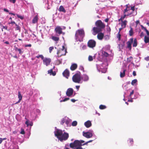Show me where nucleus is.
<instances>
[{
  "label": "nucleus",
  "instance_id": "obj_1",
  "mask_svg": "<svg viewBox=\"0 0 149 149\" xmlns=\"http://www.w3.org/2000/svg\"><path fill=\"white\" fill-rule=\"evenodd\" d=\"M96 27H94L93 29V34L95 35L97 33L102 31V29L105 27V24L100 20H97L95 23Z\"/></svg>",
  "mask_w": 149,
  "mask_h": 149
},
{
  "label": "nucleus",
  "instance_id": "obj_2",
  "mask_svg": "<svg viewBox=\"0 0 149 149\" xmlns=\"http://www.w3.org/2000/svg\"><path fill=\"white\" fill-rule=\"evenodd\" d=\"M126 8L124 10V14L127 13V16H129L132 15V16H134L137 14V11L135 10V6H131L129 4L125 6Z\"/></svg>",
  "mask_w": 149,
  "mask_h": 149
},
{
  "label": "nucleus",
  "instance_id": "obj_3",
  "mask_svg": "<svg viewBox=\"0 0 149 149\" xmlns=\"http://www.w3.org/2000/svg\"><path fill=\"white\" fill-rule=\"evenodd\" d=\"M84 36V31L83 29H78L76 31L75 37L77 40L80 41V40H82Z\"/></svg>",
  "mask_w": 149,
  "mask_h": 149
},
{
  "label": "nucleus",
  "instance_id": "obj_4",
  "mask_svg": "<svg viewBox=\"0 0 149 149\" xmlns=\"http://www.w3.org/2000/svg\"><path fill=\"white\" fill-rule=\"evenodd\" d=\"M84 142V141L83 140H75L73 142L70 144V146L71 148L75 149L78 146H81L83 145L82 143Z\"/></svg>",
  "mask_w": 149,
  "mask_h": 149
},
{
  "label": "nucleus",
  "instance_id": "obj_5",
  "mask_svg": "<svg viewBox=\"0 0 149 149\" xmlns=\"http://www.w3.org/2000/svg\"><path fill=\"white\" fill-rule=\"evenodd\" d=\"M72 79L74 82L79 83L81 80V73L79 72L75 74L72 77Z\"/></svg>",
  "mask_w": 149,
  "mask_h": 149
},
{
  "label": "nucleus",
  "instance_id": "obj_6",
  "mask_svg": "<svg viewBox=\"0 0 149 149\" xmlns=\"http://www.w3.org/2000/svg\"><path fill=\"white\" fill-rule=\"evenodd\" d=\"M62 49H59L57 52V54L58 57L65 55L67 53V49L64 45L62 46Z\"/></svg>",
  "mask_w": 149,
  "mask_h": 149
},
{
  "label": "nucleus",
  "instance_id": "obj_7",
  "mask_svg": "<svg viewBox=\"0 0 149 149\" xmlns=\"http://www.w3.org/2000/svg\"><path fill=\"white\" fill-rule=\"evenodd\" d=\"M96 42L93 40H90L88 42L87 45L88 47L91 48H93L96 45Z\"/></svg>",
  "mask_w": 149,
  "mask_h": 149
},
{
  "label": "nucleus",
  "instance_id": "obj_8",
  "mask_svg": "<svg viewBox=\"0 0 149 149\" xmlns=\"http://www.w3.org/2000/svg\"><path fill=\"white\" fill-rule=\"evenodd\" d=\"M69 137V134L68 133L64 132L63 133L61 136L59 138V140L61 141H62L63 140H67Z\"/></svg>",
  "mask_w": 149,
  "mask_h": 149
},
{
  "label": "nucleus",
  "instance_id": "obj_9",
  "mask_svg": "<svg viewBox=\"0 0 149 149\" xmlns=\"http://www.w3.org/2000/svg\"><path fill=\"white\" fill-rule=\"evenodd\" d=\"M83 136L87 138H89L93 136V130H90V132H83Z\"/></svg>",
  "mask_w": 149,
  "mask_h": 149
},
{
  "label": "nucleus",
  "instance_id": "obj_10",
  "mask_svg": "<svg viewBox=\"0 0 149 149\" xmlns=\"http://www.w3.org/2000/svg\"><path fill=\"white\" fill-rule=\"evenodd\" d=\"M55 136L59 139V138L63 134V131L61 130L57 129L54 132Z\"/></svg>",
  "mask_w": 149,
  "mask_h": 149
},
{
  "label": "nucleus",
  "instance_id": "obj_11",
  "mask_svg": "<svg viewBox=\"0 0 149 149\" xmlns=\"http://www.w3.org/2000/svg\"><path fill=\"white\" fill-rule=\"evenodd\" d=\"M55 31L56 33L58 34L59 35L61 34L64 33H63L62 31V28L60 26H57L55 29Z\"/></svg>",
  "mask_w": 149,
  "mask_h": 149
},
{
  "label": "nucleus",
  "instance_id": "obj_12",
  "mask_svg": "<svg viewBox=\"0 0 149 149\" xmlns=\"http://www.w3.org/2000/svg\"><path fill=\"white\" fill-rule=\"evenodd\" d=\"M73 93V90L72 88H68L66 92V95L68 97H70L71 96Z\"/></svg>",
  "mask_w": 149,
  "mask_h": 149
},
{
  "label": "nucleus",
  "instance_id": "obj_13",
  "mask_svg": "<svg viewBox=\"0 0 149 149\" xmlns=\"http://www.w3.org/2000/svg\"><path fill=\"white\" fill-rule=\"evenodd\" d=\"M43 63L47 66L50 64L51 59L50 58H45L43 59Z\"/></svg>",
  "mask_w": 149,
  "mask_h": 149
},
{
  "label": "nucleus",
  "instance_id": "obj_14",
  "mask_svg": "<svg viewBox=\"0 0 149 149\" xmlns=\"http://www.w3.org/2000/svg\"><path fill=\"white\" fill-rule=\"evenodd\" d=\"M130 40L128 41L127 42V47L130 50H131L132 48L131 44L133 42V38H131Z\"/></svg>",
  "mask_w": 149,
  "mask_h": 149
},
{
  "label": "nucleus",
  "instance_id": "obj_15",
  "mask_svg": "<svg viewBox=\"0 0 149 149\" xmlns=\"http://www.w3.org/2000/svg\"><path fill=\"white\" fill-rule=\"evenodd\" d=\"M63 74L64 76L67 78H68L69 76L70 72L67 69L65 70L63 73Z\"/></svg>",
  "mask_w": 149,
  "mask_h": 149
},
{
  "label": "nucleus",
  "instance_id": "obj_16",
  "mask_svg": "<svg viewBox=\"0 0 149 149\" xmlns=\"http://www.w3.org/2000/svg\"><path fill=\"white\" fill-rule=\"evenodd\" d=\"M97 35V38L100 40H102L104 36V34L102 33L99 32L98 33Z\"/></svg>",
  "mask_w": 149,
  "mask_h": 149
},
{
  "label": "nucleus",
  "instance_id": "obj_17",
  "mask_svg": "<svg viewBox=\"0 0 149 149\" xmlns=\"http://www.w3.org/2000/svg\"><path fill=\"white\" fill-rule=\"evenodd\" d=\"M84 124L85 126L87 128L90 127L92 125L91 122L89 120H88L85 122Z\"/></svg>",
  "mask_w": 149,
  "mask_h": 149
},
{
  "label": "nucleus",
  "instance_id": "obj_18",
  "mask_svg": "<svg viewBox=\"0 0 149 149\" xmlns=\"http://www.w3.org/2000/svg\"><path fill=\"white\" fill-rule=\"evenodd\" d=\"M18 97L19 99V100L17 102L15 103L16 104L20 102L22 99V97L20 91L18 92Z\"/></svg>",
  "mask_w": 149,
  "mask_h": 149
},
{
  "label": "nucleus",
  "instance_id": "obj_19",
  "mask_svg": "<svg viewBox=\"0 0 149 149\" xmlns=\"http://www.w3.org/2000/svg\"><path fill=\"white\" fill-rule=\"evenodd\" d=\"M77 65L76 63H74L71 65L70 69L71 70L73 71L75 70L77 68Z\"/></svg>",
  "mask_w": 149,
  "mask_h": 149
},
{
  "label": "nucleus",
  "instance_id": "obj_20",
  "mask_svg": "<svg viewBox=\"0 0 149 149\" xmlns=\"http://www.w3.org/2000/svg\"><path fill=\"white\" fill-rule=\"evenodd\" d=\"M15 51H18L19 52V54H22L23 52V51H22V49H19L17 47H15Z\"/></svg>",
  "mask_w": 149,
  "mask_h": 149
},
{
  "label": "nucleus",
  "instance_id": "obj_21",
  "mask_svg": "<svg viewBox=\"0 0 149 149\" xmlns=\"http://www.w3.org/2000/svg\"><path fill=\"white\" fill-rule=\"evenodd\" d=\"M83 80L84 81H86L89 80V77L86 74H84L82 78Z\"/></svg>",
  "mask_w": 149,
  "mask_h": 149
},
{
  "label": "nucleus",
  "instance_id": "obj_22",
  "mask_svg": "<svg viewBox=\"0 0 149 149\" xmlns=\"http://www.w3.org/2000/svg\"><path fill=\"white\" fill-rule=\"evenodd\" d=\"M58 10L60 12H62L64 13H65L66 12L65 10L62 6H61L59 7Z\"/></svg>",
  "mask_w": 149,
  "mask_h": 149
},
{
  "label": "nucleus",
  "instance_id": "obj_23",
  "mask_svg": "<svg viewBox=\"0 0 149 149\" xmlns=\"http://www.w3.org/2000/svg\"><path fill=\"white\" fill-rule=\"evenodd\" d=\"M127 21L126 20L122 21L121 23V27L124 28H125L127 25Z\"/></svg>",
  "mask_w": 149,
  "mask_h": 149
},
{
  "label": "nucleus",
  "instance_id": "obj_24",
  "mask_svg": "<svg viewBox=\"0 0 149 149\" xmlns=\"http://www.w3.org/2000/svg\"><path fill=\"white\" fill-rule=\"evenodd\" d=\"M38 18L37 16H35L32 20V22L33 23L35 24L37 23L38 21Z\"/></svg>",
  "mask_w": 149,
  "mask_h": 149
},
{
  "label": "nucleus",
  "instance_id": "obj_25",
  "mask_svg": "<svg viewBox=\"0 0 149 149\" xmlns=\"http://www.w3.org/2000/svg\"><path fill=\"white\" fill-rule=\"evenodd\" d=\"M48 74H50V75H52L53 76H55L56 74V72H53L52 69L48 70Z\"/></svg>",
  "mask_w": 149,
  "mask_h": 149
},
{
  "label": "nucleus",
  "instance_id": "obj_26",
  "mask_svg": "<svg viewBox=\"0 0 149 149\" xmlns=\"http://www.w3.org/2000/svg\"><path fill=\"white\" fill-rule=\"evenodd\" d=\"M52 39L54 41L57 42L59 40V38L58 37H57L54 36H52Z\"/></svg>",
  "mask_w": 149,
  "mask_h": 149
},
{
  "label": "nucleus",
  "instance_id": "obj_27",
  "mask_svg": "<svg viewBox=\"0 0 149 149\" xmlns=\"http://www.w3.org/2000/svg\"><path fill=\"white\" fill-rule=\"evenodd\" d=\"M125 71L126 70L125 69H124L123 72H120V76L121 77H123L125 76Z\"/></svg>",
  "mask_w": 149,
  "mask_h": 149
},
{
  "label": "nucleus",
  "instance_id": "obj_28",
  "mask_svg": "<svg viewBox=\"0 0 149 149\" xmlns=\"http://www.w3.org/2000/svg\"><path fill=\"white\" fill-rule=\"evenodd\" d=\"M137 45V40L136 39H135L134 40L133 44V47H135Z\"/></svg>",
  "mask_w": 149,
  "mask_h": 149
},
{
  "label": "nucleus",
  "instance_id": "obj_29",
  "mask_svg": "<svg viewBox=\"0 0 149 149\" xmlns=\"http://www.w3.org/2000/svg\"><path fill=\"white\" fill-rule=\"evenodd\" d=\"M144 42L145 43H147L149 42V38L145 36L144 37Z\"/></svg>",
  "mask_w": 149,
  "mask_h": 149
},
{
  "label": "nucleus",
  "instance_id": "obj_30",
  "mask_svg": "<svg viewBox=\"0 0 149 149\" xmlns=\"http://www.w3.org/2000/svg\"><path fill=\"white\" fill-rule=\"evenodd\" d=\"M133 60V57L132 56H130L127 58V63H130Z\"/></svg>",
  "mask_w": 149,
  "mask_h": 149
},
{
  "label": "nucleus",
  "instance_id": "obj_31",
  "mask_svg": "<svg viewBox=\"0 0 149 149\" xmlns=\"http://www.w3.org/2000/svg\"><path fill=\"white\" fill-rule=\"evenodd\" d=\"M129 35L130 36H132L133 34V31L132 28H131L130 29L129 31Z\"/></svg>",
  "mask_w": 149,
  "mask_h": 149
},
{
  "label": "nucleus",
  "instance_id": "obj_32",
  "mask_svg": "<svg viewBox=\"0 0 149 149\" xmlns=\"http://www.w3.org/2000/svg\"><path fill=\"white\" fill-rule=\"evenodd\" d=\"M106 108V107L105 105H100L99 106V108L101 109H104Z\"/></svg>",
  "mask_w": 149,
  "mask_h": 149
},
{
  "label": "nucleus",
  "instance_id": "obj_33",
  "mask_svg": "<svg viewBox=\"0 0 149 149\" xmlns=\"http://www.w3.org/2000/svg\"><path fill=\"white\" fill-rule=\"evenodd\" d=\"M121 37V35H120L119 32H118L117 36V38H118V40L119 41H120V40Z\"/></svg>",
  "mask_w": 149,
  "mask_h": 149
},
{
  "label": "nucleus",
  "instance_id": "obj_34",
  "mask_svg": "<svg viewBox=\"0 0 149 149\" xmlns=\"http://www.w3.org/2000/svg\"><path fill=\"white\" fill-rule=\"evenodd\" d=\"M102 54L103 56L106 57H107L109 56V54L106 52H102Z\"/></svg>",
  "mask_w": 149,
  "mask_h": 149
},
{
  "label": "nucleus",
  "instance_id": "obj_35",
  "mask_svg": "<svg viewBox=\"0 0 149 149\" xmlns=\"http://www.w3.org/2000/svg\"><path fill=\"white\" fill-rule=\"evenodd\" d=\"M137 80L136 79H134L131 82V84L132 85H134L135 84H136L137 82Z\"/></svg>",
  "mask_w": 149,
  "mask_h": 149
},
{
  "label": "nucleus",
  "instance_id": "obj_36",
  "mask_svg": "<svg viewBox=\"0 0 149 149\" xmlns=\"http://www.w3.org/2000/svg\"><path fill=\"white\" fill-rule=\"evenodd\" d=\"M36 57L37 58H40L42 60H43L44 58V57L42 55H39L38 56H36Z\"/></svg>",
  "mask_w": 149,
  "mask_h": 149
},
{
  "label": "nucleus",
  "instance_id": "obj_37",
  "mask_svg": "<svg viewBox=\"0 0 149 149\" xmlns=\"http://www.w3.org/2000/svg\"><path fill=\"white\" fill-rule=\"evenodd\" d=\"M77 124V122L76 121H74L72 122V125L73 126H76Z\"/></svg>",
  "mask_w": 149,
  "mask_h": 149
},
{
  "label": "nucleus",
  "instance_id": "obj_38",
  "mask_svg": "<svg viewBox=\"0 0 149 149\" xmlns=\"http://www.w3.org/2000/svg\"><path fill=\"white\" fill-rule=\"evenodd\" d=\"M15 25L17 26L16 29V30H19V31H20V27L18 25L16 24Z\"/></svg>",
  "mask_w": 149,
  "mask_h": 149
},
{
  "label": "nucleus",
  "instance_id": "obj_39",
  "mask_svg": "<svg viewBox=\"0 0 149 149\" xmlns=\"http://www.w3.org/2000/svg\"><path fill=\"white\" fill-rule=\"evenodd\" d=\"M88 60L89 61H92L93 60V57L91 56H89L88 57Z\"/></svg>",
  "mask_w": 149,
  "mask_h": 149
},
{
  "label": "nucleus",
  "instance_id": "obj_40",
  "mask_svg": "<svg viewBox=\"0 0 149 149\" xmlns=\"http://www.w3.org/2000/svg\"><path fill=\"white\" fill-rule=\"evenodd\" d=\"M21 131L20 132V133L21 134H24L25 133V132L24 130L22 128L21 129Z\"/></svg>",
  "mask_w": 149,
  "mask_h": 149
},
{
  "label": "nucleus",
  "instance_id": "obj_41",
  "mask_svg": "<svg viewBox=\"0 0 149 149\" xmlns=\"http://www.w3.org/2000/svg\"><path fill=\"white\" fill-rule=\"evenodd\" d=\"M54 47H49V52L50 53H51L52 52V50L54 49Z\"/></svg>",
  "mask_w": 149,
  "mask_h": 149
},
{
  "label": "nucleus",
  "instance_id": "obj_42",
  "mask_svg": "<svg viewBox=\"0 0 149 149\" xmlns=\"http://www.w3.org/2000/svg\"><path fill=\"white\" fill-rule=\"evenodd\" d=\"M8 24H11L12 25H13V24H15L16 25V24L15 22L13 21H11L10 22H8Z\"/></svg>",
  "mask_w": 149,
  "mask_h": 149
},
{
  "label": "nucleus",
  "instance_id": "obj_43",
  "mask_svg": "<svg viewBox=\"0 0 149 149\" xmlns=\"http://www.w3.org/2000/svg\"><path fill=\"white\" fill-rule=\"evenodd\" d=\"M17 17L21 19H24V17L22 16L19 15L17 14Z\"/></svg>",
  "mask_w": 149,
  "mask_h": 149
},
{
  "label": "nucleus",
  "instance_id": "obj_44",
  "mask_svg": "<svg viewBox=\"0 0 149 149\" xmlns=\"http://www.w3.org/2000/svg\"><path fill=\"white\" fill-rule=\"evenodd\" d=\"M79 69L81 70H82L83 72L84 71V69L83 66H80L79 67Z\"/></svg>",
  "mask_w": 149,
  "mask_h": 149
},
{
  "label": "nucleus",
  "instance_id": "obj_45",
  "mask_svg": "<svg viewBox=\"0 0 149 149\" xmlns=\"http://www.w3.org/2000/svg\"><path fill=\"white\" fill-rule=\"evenodd\" d=\"M126 16H127V15L125 14V13L124 14V15L121 16V18L123 20Z\"/></svg>",
  "mask_w": 149,
  "mask_h": 149
},
{
  "label": "nucleus",
  "instance_id": "obj_46",
  "mask_svg": "<svg viewBox=\"0 0 149 149\" xmlns=\"http://www.w3.org/2000/svg\"><path fill=\"white\" fill-rule=\"evenodd\" d=\"M129 141L130 143H131V144H132L133 142V140L132 139H129Z\"/></svg>",
  "mask_w": 149,
  "mask_h": 149
},
{
  "label": "nucleus",
  "instance_id": "obj_47",
  "mask_svg": "<svg viewBox=\"0 0 149 149\" xmlns=\"http://www.w3.org/2000/svg\"><path fill=\"white\" fill-rule=\"evenodd\" d=\"M70 99V98L68 97H66V98H65L63 100V102H65L66 101H67L68 100H69Z\"/></svg>",
  "mask_w": 149,
  "mask_h": 149
},
{
  "label": "nucleus",
  "instance_id": "obj_48",
  "mask_svg": "<svg viewBox=\"0 0 149 149\" xmlns=\"http://www.w3.org/2000/svg\"><path fill=\"white\" fill-rule=\"evenodd\" d=\"M92 141V140H90V141H89L87 142H86L85 143H84V144H83V145H86L88 143H90V142H91Z\"/></svg>",
  "mask_w": 149,
  "mask_h": 149
},
{
  "label": "nucleus",
  "instance_id": "obj_49",
  "mask_svg": "<svg viewBox=\"0 0 149 149\" xmlns=\"http://www.w3.org/2000/svg\"><path fill=\"white\" fill-rule=\"evenodd\" d=\"M65 122V120L63 119L61 121V124L62 125H63Z\"/></svg>",
  "mask_w": 149,
  "mask_h": 149
},
{
  "label": "nucleus",
  "instance_id": "obj_50",
  "mask_svg": "<svg viewBox=\"0 0 149 149\" xmlns=\"http://www.w3.org/2000/svg\"><path fill=\"white\" fill-rule=\"evenodd\" d=\"M107 31H108L109 32H110V31H111V29L109 27L108 28H107Z\"/></svg>",
  "mask_w": 149,
  "mask_h": 149
},
{
  "label": "nucleus",
  "instance_id": "obj_51",
  "mask_svg": "<svg viewBox=\"0 0 149 149\" xmlns=\"http://www.w3.org/2000/svg\"><path fill=\"white\" fill-rule=\"evenodd\" d=\"M10 2L15 3L16 2V0H9Z\"/></svg>",
  "mask_w": 149,
  "mask_h": 149
},
{
  "label": "nucleus",
  "instance_id": "obj_52",
  "mask_svg": "<svg viewBox=\"0 0 149 149\" xmlns=\"http://www.w3.org/2000/svg\"><path fill=\"white\" fill-rule=\"evenodd\" d=\"M134 93V90H133L130 93V97L131 96L133 95Z\"/></svg>",
  "mask_w": 149,
  "mask_h": 149
},
{
  "label": "nucleus",
  "instance_id": "obj_53",
  "mask_svg": "<svg viewBox=\"0 0 149 149\" xmlns=\"http://www.w3.org/2000/svg\"><path fill=\"white\" fill-rule=\"evenodd\" d=\"M144 33L143 32H141V34L140 35V36L141 37H142L144 36Z\"/></svg>",
  "mask_w": 149,
  "mask_h": 149
},
{
  "label": "nucleus",
  "instance_id": "obj_54",
  "mask_svg": "<svg viewBox=\"0 0 149 149\" xmlns=\"http://www.w3.org/2000/svg\"><path fill=\"white\" fill-rule=\"evenodd\" d=\"M25 47H31V44H29L28 45H25Z\"/></svg>",
  "mask_w": 149,
  "mask_h": 149
},
{
  "label": "nucleus",
  "instance_id": "obj_55",
  "mask_svg": "<svg viewBox=\"0 0 149 149\" xmlns=\"http://www.w3.org/2000/svg\"><path fill=\"white\" fill-rule=\"evenodd\" d=\"M145 59L147 61L149 60V56L145 57Z\"/></svg>",
  "mask_w": 149,
  "mask_h": 149
},
{
  "label": "nucleus",
  "instance_id": "obj_56",
  "mask_svg": "<svg viewBox=\"0 0 149 149\" xmlns=\"http://www.w3.org/2000/svg\"><path fill=\"white\" fill-rule=\"evenodd\" d=\"M25 124L26 125H27V126H28L29 125V122H28V120H27L26 122H25Z\"/></svg>",
  "mask_w": 149,
  "mask_h": 149
},
{
  "label": "nucleus",
  "instance_id": "obj_57",
  "mask_svg": "<svg viewBox=\"0 0 149 149\" xmlns=\"http://www.w3.org/2000/svg\"><path fill=\"white\" fill-rule=\"evenodd\" d=\"M133 75L134 76H135L136 75V72L135 71H134L132 73Z\"/></svg>",
  "mask_w": 149,
  "mask_h": 149
},
{
  "label": "nucleus",
  "instance_id": "obj_58",
  "mask_svg": "<svg viewBox=\"0 0 149 149\" xmlns=\"http://www.w3.org/2000/svg\"><path fill=\"white\" fill-rule=\"evenodd\" d=\"M77 149H83L81 147V146H78V147L76 148Z\"/></svg>",
  "mask_w": 149,
  "mask_h": 149
},
{
  "label": "nucleus",
  "instance_id": "obj_59",
  "mask_svg": "<svg viewBox=\"0 0 149 149\" xmlns=\"http://www.w3.org/2000/svg\"><path fill=\"white\" fill-rule=\"evenodd\" d=\"M146 31V33L147 35L148 36H149V31H148V30H147Z\"/></svg>",
  "mask_w": 149,
  "mask_h": 149
},
{
  "label": "nucleus",
  "instance_id": "obj_60",
  "mask_svg": "<svg viewBox=\"0 0 149 149\" xmlns=\"http://www.w3.org/2000/svg\"><path fill=\"white\" fill-rule=\"evenodd\" d=\"M109 20L108 18H107L104 20V21L105 22H107Z\"/></svg>",
  "mask_w": 149,
  "mask_h": 149
},
{
  "label": "nucleus",
  "instance_id": "obj_61",
  "mask_svg": "<svg viewBox=\"0 0 149 149\" xmlns=\"http://www.w3.org/2000/svg\"><path fill=\"white\" fill-rule=\"evenodd\" d=\"M71 101L73 102H75L76 100L74 99H71Z\"/></svg>",
  "mask_w": 149,
  "mask_h": 149
},
{
  "label": "nucleus",
  "instance_id": "obj_62",
  "mask_svg": "<svg viewBox=\"0 0 149 149\" xmlns=\"http://www.w3.org/2000/svg\"><path fill=\"white\" fill-rule=\"evenodd\" d=\"M123 28H123V27H122V28H119V32H119V33H120V31L122 29H123Z\"/></svg>",
  "mask_w": 149,
  "mask_h": 149
},
{
  "label": "nucleus",
  "instance_id": "obj_63",
  "mask_svg": "<svg viewBox=\"0 0 149 149\" xmlns=\"http://www.w3.org/2000/svg\"><path fill=\"white\" fill-rule=\"evenodd\" d=\"M3 10H4V11L6 12H9L8 10H7V9H6V8L4 9Z\"/></svg>",
  "mask_w": 149,
  "mask_h": 149
},
{
  "label": "nucleus",
  "instance_id": "obj_64",
  "mask_svg": "<svg viewBox=\"0 0 149 149\" xmlns=\"http://www.w3.org/2000/svg\"><path fill=\"white\" fill-rule=\"evenodd\" d=\"M123 19L121 18H120V19H118V21L119 22L121 21V22H122V21H123Z\"/></svg>",
  "mask_w": 149,
  "mask_h": 149
}]
</instances>
